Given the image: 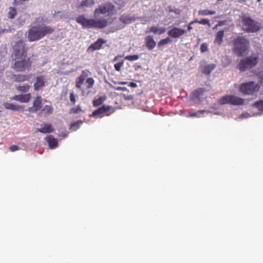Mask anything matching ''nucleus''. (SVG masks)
<instances>
[{"mask_svg": "<svg viewBox=\"0 0 263 263\" xmlns=\"http://www.w3.org/2000/svg\"><path fill=\"white\" fill-rule=\"evenodd\" d=\"M37 131L42 133H50L54 131L53 128L50 124H45L42 128H37Z\"/></svg>", "mask_w": 263, "mask_h": 263, "instance_id": "obj_22", "label": "nucleus"}, {"mask_svg": "<svg viewBox=\"0 0 263 263\" xmlns=\"http://www.w3.org/2000/svg\"><path fill=\"white\" fill-rule=\"evenodd\" d=\"M258 62V57H248L240 60L238 67L242 71L256 66Z\"/></svg>", "mask_w": 263, "mask_h": 263, "instance_id": "obj_7", "label": "nucleus"}, {"mask_svg": "<svg viewBox=\"0 0 263 263\" xmlns=\"http://www.w3.org/2000/svg\"><path fill=\"white\" fill-rule=\"evenodd\" d=\"M81 107H80V106H78L76 107H74V108H72L71 109H70L69 111V114H78V112L81 111Z\"/></svg>", "mask_w": 263, "mask_h": 263, "instance_id": "obj_36", "label": "nucleus"}, {"mask_svg": "<svg viewBox=\"0 0 263 263\" xmlns=\"http://www.w3.org/2000/svg\"><path fill=\"white\" fill-rule=\"evenodd\" d=\"M18 149H19V147L17 145H13L11 146L9 148L10 151L11 152H14V151H17V150H18Z\"/></svg>", "mask_w": 263, "mask_h": 263, "instance_id": "obj_42", "label": "nucleus"}, {"mask_svg": "<svg viewBox=\"0 0 263 263\" xmlns=\"http://www.w3.org/2000/svg\"><path fill=\"white\" fill-rule=\"evenodd\" d=\"M193 24H191V22L189 23V25L187 26V30L189 31H191L193 28L191 26V25H192Z\"/></svg>", "mask_w": 263, "mask_h": 263, "instance_id": "obj_48", "label": "nucleus"}, {"mask_svg": "<svg viewBox=\"0 0 263 263\" xmlns=\"http://www.w3.org/2000/svg\"><path fill=\"white\" fill-rule=\"evenodd\" d=\"M118 58V56L115 57V58H114V61H116V60H117Z\"/></svg>", "mask_w": 263, "mask_h": 263, "instance_id": "obj_51", "label": "nucleus"}, {"mask_svg": "<svg viewBox=\"0 0 263 263\" xmlns=\"http://www.w3.org/2000/svg\"><path fill=\"white\" fill-rule=\"evenodd\" d=\"M129 86L131 87L135 88L137 86V85L134 82H130L129 84Z\"/></svg>", "mask_w": 263, "mask_h": 263, "instance_id": "obj_46", "label": "nucleus"}, {"mask_svg": "<svg viewBox=\"0 0 263 263\" xmlns=\"http://www.w3.org/2000/svg\"><path fill=\"white\" fill-rule=\"evenodd\" d=\"M69 99H70V101L71 102H72L73 104H74L76 103L75 96H74L73 93H70Z\"/></svg>", "mask_w": 263, "mask_h": 263, "instance_id": "obj_41", "label": "nucleus"}, {"mask_svg": "<svg viewBox=\"0 0 263 263\" xmlns=\"http://www.w3.org/2000/svg\"><path fill=\"white\" fill-rule=\"evenodd\" d=\"M35 21L37 23H41L42 22H44V19L43 17H39L36 18Z\"/></svg>", "mask_w": 263, "mask_h": 263, "instance_id": "obj_44", "label": "nucleus"}, {"mask_svg": "<svg viewBox=\"0 0 263 263\" xmlns=\"http://www.w3.org/2000/svg\"><path fill=\"white\" fill-rule=\"evenodd\" d=\"M200 112L201 113H203V112H204V110H201V111H200Z\"/></svg>", "mask_w": 263, "mask_h": 263, "instance_id": "obj_52", "label": "nucleus"}, {"mask_svg": "<svg viewBox=\"0 0 263 263\" xmlns=\"http://www.w3.org/2000/svg\"><path fill=\"white\" fill-rule=\"evenodd\" d=\"M240 19L242 30L246 32H256L262 27L260 24L250 16L244 15L240 17Z\"/></svg>", "mask_w": 263, "mask_h": 263, "instance_id": "obj_5", "label": "nucleus"}, {"mask_svg": "<svg viewBox=\"0 0 263 263\" xmlns=\"http://www.w3.org/2000/svg\"><path fill=\"white\" fill-rule=\"evenodd\" d=\"M32 77V74H13L12 79L13 82L17 83H22L26 81H29Z\"/></svg>", "mask_w": 263, "mask_h": 263, "instance_id": "obj_10", "label": "nucleus"}, {"mask_svg": "<svg viewBox=\"0 0 263 263\" xmlns=\"http://www.w3.org/2000/svg\"><path fill=\"white\" fill-rule=\"evenodd\" d=\"M123 61H121V62H118V63L115 64L114 65L115 69L117 71H119L121 70V68L123 66Z\"/></svg>", "mask_w": 263, "mask_h": 263, "instance_id": "obj_40", "label": "nucleus"}, {"mask_svg": "<svg viewBox=\"0 0 263 263\" xmlns=\"http://www.w3.org/2000/svg\"><path fill=\"white\" fill-rule=\"evenodd\" d=\"M194 23H198L199 24L202 25H208L209 27H210L211 26L209 21L206 18H203L201 19V20H198L197 19H195L194 21L191 22V24Z\"/></svg>", "mask_w": 263, "mask_h": 263, "instance_id": "obj_29", "label": "nucleus"}, {"mask_svg": "<svg viewBox=\"0 0 263 263\" xmlns=\"http://www.w3.org/2000/svg\"><path fill=\"white\" fill-rule=\"evenodd\" d=\"M253 106L259 110H263V100H260L254 103Z\"/></svg>", "mask_w": 263, "mask_h": 263, "instance_id": "obj_34", "label": "nucleus"}, {"mask_svg": "<svg viewBox=\"0 0 263 263\" xmlns=\"http://www.w3.org/2000/svg\"><path fill=\"white\" fill-rule=\"evenodd\" d=\"M118 84H121V85H125V84H127V82H119L118 83Z\"/></svg>", "mask_w": 263, "mask_h": 263, "instance_id": "obj_50", "label": "nucleus"}, {"mask_svg": "<svg viewBox=\"0 0 263 263\" xmlns=\"http://www.w3.org/2000/svg\"><path fill=\"white\" fill-rule=\"evenodd\" d=\"M4 106L6 109L13 111H20L23 109V108L21 105L8 102H5Z\"/></svg>", "mask_w": 263, "mask_h": 263, "instance_id": "obj_20", "label": "nucleus"}, {"mask_svg": "<svg viewBox=\"0 0 263 263\" xmlns=\"http://www.w3.org/2000/svg\"><path fill=\"white\" fill-rule=\"evenodd\" d=\"M190 117H196L197 116V112H195V113H193L192 114H190L189 115Z\"/></svg>", "mask_w": 263, "mask_h": 263, "instance_id": "obj_49", "label": "nucleus"}, {"mask_svg": "<svg viewBox=\"0 0 263 263\" xmlns=\"http://www.w3.org/2000/svg\"><path fill=\"white\" fill-rule=\"evenodd\" d=\"M31 95L30 93L21 94L15 95L10 98V100L18 101L21 103H28L31 99Z\"/></svg>", "mask_w": 263, "mask_h": 263, "instance_id": "obj_13", "label": "nucleus"}, {"mask_svg": "<svg viewBox=\"0 0 263 263\" xmlns=\"http://www.w3.org/2000/svg\"><path fill=\"white\" fill-rule=\"evenodd\" d=\"M144 40L146 48L149 50H152L156 45L153 36L152 35H147L145 37Z\"/></svg>", "mask_w": 263, "mask_h": 263, "instance_id": "obj_17", "label": "nucleus"}, {"mask_svg": "<svg viewBox=\"0 0 263 263\" xmlns=\"http://www.w3.org/2000/svg\"><path fill=\"white\" fill-rule=\"evenodd\" d=\"M42 98L41 96H37L33 103L32 106L28 108V111L31 112H36L41 109L42 107Z\"/></svg>", "mask_w": 263, "mask_h": 263, "instance_id": "obj_11", "label": "nucleus"}, {"mask_svg": "<svg viewBox=\"0 0 263 263\" xmlns=\"http://www.w3.org/2000/svg\"><path fill=\"white\" fill-rule=\"evenodd\" d=\"M226 21H219L218 22V23L217 24L216 27H217V26H223L224 25L226 24Z\"/></svg>", "mask_w": 263, "mask_h": 263, "instance_id": "obj_45", "label": "nucleus"}, {"mask_svg": "<svg viewBox=\"0 0 263 263\" xmlns=\"http://www.w3.org/2000/svg\"><path fill=\"white\" fill-rule=\"evenodd\" d=\"M54 29L44 23L31 26L27 31V38L30 42L39 41L47 35L52 33Z\"/></svg>", "mask_w": 263, "mask_h": 263, "instance_id": "obj_3", "label": "nucleus"}, {"mask_svg": "<svg viewBox=\"0 0 263 263\" xmlns=\"http://www.w3.org/2000/svg\"><path fill=\"white\" fill-rule=\"evenodd\" d=\"M204 91L205 89L204 88H198L192 93L193 97L198 98H199L200 96H202L203 95Z\"/></svg>", "mask_w": 263, "mask_h": 263, "instance_id": "obj_28", "label": "nucleus"}, {"mask_svg": "<svg viewBox=\"0 0 263 263\" xmlns=\"http://www.w3.org/2000/svg\"><path fill=\"white\" fill-rule=\"evenodd\" d=\"M16 14V10L14 8H10L8 12V17L10 18H13Z\"/></svg>", "mask_w": 263, "mask_h": 263, "instance_id": "obj_33", "label": "nucleus"}, {"mask_svg": "<svg viewBox=\"0 0 263 263\" xmlns=\"http://www.w3.org/2000/svg\"><path fill=\"white\" fill-rule=\"evenodd\" d=\"M115 11V6L110 3H106L104 5H102L96 8L94 11V16L95 19L87 18L83 15H79L78 16L76 21V22L81 24L83 28H96V29H103L106 27L111 22H108V19H106L103 17L97 18L99 14H107L108 15L114 13Z\"/></svg>", "mask_w": 263, "mask_h": 263, "instance_id": "obj_1", "label": "nucleus"}, {"mask_svg": "<svg viewBox=\"0 0 263 263\" xmlns=\"http://www.w3.org/2000/svg\"><path fill=\"white\" fill-rule=\"evenodd\" d=\"M106 96L104 95L103 96L99 97V98L97 99L93 100L92 102V104L93 106L97 107L101 105L103 103V102L106 100Z\"/></svg>", "mask_w": 263, "mask_h": 263, "instance_id": "obj_25", "label": "nucleus"}, {"mask_svg": "<svg viewBox=\"0 0 263 263\" xmlns=\"http://www.w3.org/2000/svg\"><path fill=\"white\" fill-rule=\"evenodd\" d=\"M224 36V31L220 30L217 32L216 34L215 39L214 43L218 45H221L223 42V37Z\"/></svg>", "mask_w": 263, "mask_h": 263, "instance_id": "obj_21", "label": "nucleus"}, {"mask_svg": "<svg viewBox=\"0 0 263 263\" xmlns=\"http://www.w3.org/2000/svg\"><path fill=\"white\" fill-rule=\"evenodd\" d=\"M45 79L43 76L37 77L33 85L34 90L35 91L39 90L41 88L45 86Z\"/></svg>", "mask_w": 263, "mask_h": 263, "instance_id": "obj_15", "label": "nucleus"}, {"mask_svg": "<svg viewBox=\"0 0 263 263\" xmlns=\"http://www.w3.org/2000/svg\"><path fill=\"white\" fill-rule=\"evenodd\" d=\"M95 4L93 0H84L82 2L80 6L81 7H91Z\"/></svg>", "mask_w": 263, "mask_h": 263, "instance_id": "obj_32", "label": "nucleus"}, {"mask_svg": "<svg viewBox=\"0 0 263 263\" xmlns=\"http://www.w3.org/2000/svg\"><path fill=\"white\" fill-rule=\"evenodd\" d=\"M53 112V108L51 105H45L41 110L39 115H47L52 114Z\"/></svg>", "mask_w": 263, "mask_h": 263, "instance_id": "obj_23", "label": "nucleus"}, {"mask_svg": "<svg viewBox=\"0 0 263 263\" xmlns=\"http://www.w3.org/2000/svg\"><path fill=\"white\" fill-rule=\"evenodd\" d=\"M198 15L201 16H206L209 15H214L216 14V11L214 10H200L198 11Z\"/></svg>", "mask_w": 263, "mask_h": 263, "instance_id": "obj_27", "label": "nucleus"}, {"mask_svg": "<svg viewBox=\"0 0 263 263\" xmlns=\"http://www.w3.org/2000/svg\"><path fill=\"white\" fill-rule=\"evenodd\" d=\"M136 18L134 16L128 14H123L119 17V21L124 25H127L135 21Z\"/></svg>", "mask_w": 263, "mask_h": 263, "instance_id": "obj_16", "label": "nucleus"}, {"mask_svg": "<svg viewBox=\"0 0 263 263\" xmlns=\"http://www.w3.org/2000/svg\"><path fill=\"white\" fill-rule=\"evenodd\" d=\"M171 42L172 40L171 38L170 37H167L165 39L160 40L158 43V46L159 48H161Z\"/></svg>", "mask_w": 263, "mask_h": 263, "instance_id": "obj_31", "label": "nucleus"}, {"mask_svg": "<svg viewBox=\"0 0 263 263\" xmlns=\"http://www.w3.org/2000/svg\"><path fill=\"white\" fill-rule=\"evenodd\" d=\"M74 126H79V122H74V123H71L70 127H73Z\"/></svg>", "mask_w": 263, "mask_h": 263, "instance_id": "obj_47", "label": "nucleus"}, {"mask_svg": "<svg viewBox=\"0 0 263 263\" xmlns=\"http://www.w3.org/2000/svg\"><path fill=\"white\" fill-rule=\"evenodd\" d=\"M166 31L164 27H159L158 26H153L150 27L146 32H153L155 34H162Z\"/></svg>", "mask_w": 263, "mask_h": 263, "instance_id": "obj_18", "label": "nucleus"}, {"mask_svg": "<svg viewBox=\"0 0 263 263\" xmlns=\"http://www.w3.org/2000/svg\"><path fill=\"white\" fill-rule=\"evenodd\" d=\"M14 55L11 68L16 72H24L31 69L32 61L27 57L28 48L25 42L20 40L12 46Z\"/></svg>", "mask_w": 263, "mask_h": 263, "instance_id": "obj_2", "label": "nucleus"}, {"mask_svg": "<svg viewBox=\"0 0 263 263\" xmlns=\"http://www.w3.org/2000/svg\"><path fill=\"white\" fill-rule=\"evenodd\" d=\"M233 52L238 57L246 54L250 46L249 41L243 36H238L233 41Z\"/></svg>", "mask_w": 263, "mask_h": 263, "instance_id": "obj_4", "label": "nucleus"}, {"mask_svg": "<svg viewBox=\"0 0 263 263\" xmlns=\"http://www.w3.org/2000/svg\"><path fill=\"white\" fill-rule=\"evenodd\" d=\"M244 101L243 99L234 95H226L220 99L219 103L221 105L230 104L234 105H241L244 104Z\"/></svg>", "mask_w": 263, "mask_h": 263, "instance_id": "obj_8", "label": "nucleus"}, {"mask_svg": "<svg viewBox=\"0 0 263 263\" xmlns=\"http://www.w3.org/2000/svg\"><path fill=\"white\" fill-rule=\"evenodd\" d=\"M15 88L20 92L26 93L29 90L30 86L27 84H25L23 85H18L16 86Z\"/></svg>", "mask_w": 263, "mask_h": 263, "instance_id": "obj_24", "label": "nucleus"}, {"mask_svg": "<svg viewBox=\"0 0 263 263\" xmlns=\"http://www.w3.org/2000/svg\"><path fill=\"white\" fill-rule=\"evenodd\" d=\"M85 80L82 79L79 77H78L76 81V88L80 89L82 92H84V89L82 88V86L84 83Z\"/></svg>", "mask_w": 263, "mask_h": 263, "instance_id": "obj_30", "label": "nucleus"}, {"mask_svg": "<svg viewBox=\"0 0 263 263\" xmlns=\"http://www.w3.org/2000/svg\"><path fill=\"white\" fill-rule=\"evenodd\" d=\"M209 50L208 49V45L206 43H202L200 46V51L201 52H205L208 51Z\"/></svg>", "mask_w": 263, "mask_h": 263, "instance_id": "obj_39", "label": "nucleus"}, {"mask_svg": "<svg viewBox=\"0 0 263 263\" xmlns=\"http://www.w3.org/2000/svg\"><path fill=\"white\" fill-rule=\"evenodd\" d=\"M90 74V72L88 70H84L82 71L81 75L79 77V78L85 80L86 78Z\"/></svg>", "mask_w": 263, "mask_h": 263, "instance_id": "obj_38", "label": "nucleus"}, {"mask_svg": "<svg viewBox=\"0 0 263 263\" xmlns=\"http://www.w3.org/2000/svg\"><path fill=\"white\" fill-rule=\"evenodd\" d=\"M139 57L138 55H129L125 57V59L129 61H136L139 59Z\"/></svg>", "mask_w": 263, "mask_h": 263, "instance_id": "obj_35", "label": "nucleus"}, {"mask_svg": "<svg viewBox=\"0 0 263 263\" xmlns=\"http://www.w3.org/2000/svg\"><path fill=\"white\" fill-rule=\"evenodd\" d=\"M260 86L253 81L241 84L239 86V91L244 95H251L258 91Z\"/></svg>", "mask_w": 263, "mask_h": 263, "instance_id": "obj_6", "label": "nucleus"}, {"mask_svg": "<svg viewBox=\"0 0 263 263\" xmlns=\"http://www.w3.org/2000/svg\"><path fill=\"white\" fill-rule=\"evenodd\" d=\"M185 33L184 29L175 27L168 31L167 34L172 38H179Z\"/></svg>", "mask_w": 263, "mask_h": 263, "instance_id": "obj_9", "label": "nucleus"}, {"mask_svg": "<svg viewBox=\"0 0 263 263\" xmlns=\"http://www.w3.org/2000/svg\"><path fill=\"white\" fill-rule=\"evenodd\" d=\"M87 88H91L94 84V80L92 78H88L86 80Z\"/></svg>", "mask_w": 263, "mask_h": 263, "instance_id": "obj_37", "label": "nucleus"}, {"mask_svg": "<svg viewBox=\"0 0 263 263\" xmlns=\"http://www.w3.org/2000/svg\"><path fill=\"white\" fill-rule=\"evenodd\" d=\"M45 140L48 142L50 148L53 149L58 146V140L52 136H48L45 138Z\"/></svg>", "mask_w": 263, "mask_h": 263, "instance_id": "obj_19", "label": "nucleus"}, {"mask_svg": "<svg viewBox=\"0 0 263 263\" xmlns=\"http://www.w3.org/2000/svg\"><path fill=\"white\" fill-rule=\"evenodd\" d=\"M215 68V64H209L204 66L202 72L206 74H209L211 71Z\"/></svg>", "mask_w": 263, "mask_h": 263, "instance_id": "obj_26", "label": "nucleus"}, {"mask_svg": "<svg viewBox=\"0 0 263 263\" xmlns=\"http://www.w3.org/2000/svg\"><path fill=\"white\" fill-rule=\"evenodd\" d=\"M111 109L110 106H105L99 107L92 113L90 117H100L102 114L109 111Z\"/></svg>", "mask_w": 263, "mask_h": 263, "instance_id": "obj_14", "label": "nucleus"}, {"mask_svg": "<svg viewBox=\"0 0 263 263\" xmlns=\"http://www.w3.org/2000/svg\"><path fill=\"white\" fill-rule=\"evenodd\" d=\"M105 43V41L100 38L98 39L95 43L91 44L87 49L88 52H92L95 50L100 49L103 45Z\"/></svg>", "mask_w": 263, "mask_h": 263, "instance_id": "obj_12", "label": "nucleus"}, {"mask_svg": "<svg viewBox=\"0 0 263 263\" xmlns=\"http://www.w3.org/2000/svg\"><path fill=\"white\" fill-rule=\"evenodd\" d=\"M115 90L126 91L127 89L125 87H117L114 88Z\"/></svg>", "mask_w": 263, "mask_h": 263, "instance_id": "obj_43", "label": "nucleus"}]
</instances>
